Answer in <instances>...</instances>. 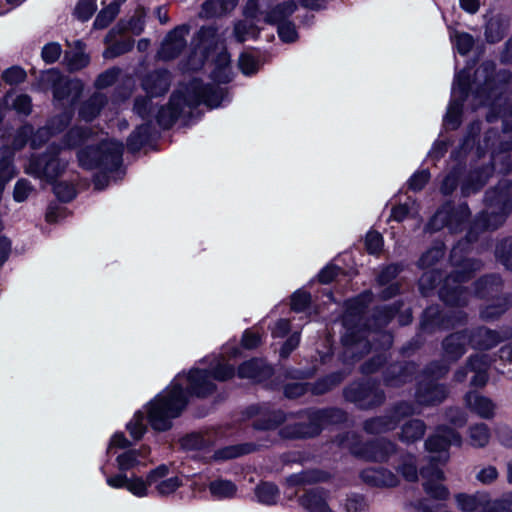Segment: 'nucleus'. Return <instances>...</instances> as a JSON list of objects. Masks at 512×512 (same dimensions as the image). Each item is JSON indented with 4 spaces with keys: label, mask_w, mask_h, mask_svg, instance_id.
<instances>
[{
    "label": "nucleus",
    "mask_w": 512,
    "mask_h": 512,
    "mask_svg": "<svg viewBox=\"0 0 512 512\" xmlns=\"http://www.w3.org/2000/svg\"><path fill=\"white\" fill-rule=\"evenodd\" d=\"M508 32V24L500 17L490 18L485 25V39L488 43L500 42Z\"/></svg>",
    "instance_id": "3c124183"
},
{
    "label": "nucleus",
    "mask_w": 512,
    "mask_h": 512,
    "mask_svg": "<svg viewBox=\"0 0 512 512\" xmlns=\"http://www.w3.org/2000/svg\"><path fill=\"white\" fill-rule=\"evenodd\" d=\"M311 410L316 423L321 428V431L325 426L341 424L347 420V413L341 408H311Z\"/></svg>",
    "instance_id": "a19ab883"
},
{
    "label": "nucleus",
    "mask_w": 512,
    "mask_h": 512,
    "mask_svg": "<svg viewBox=\"0 0 512 512\" xmlns=\"http://www.w3.org/2000/svg\"><path fill=\"white\" fill-rule=\"evenodd\" d=\"M237 486L231 480L217 478L208 484V491L213 500L223 501L235 497Z\"/></svg>",
    "instance_id": "37998d69"
},
{
    "label": "nucleus",
    "mask_w": 512,
    "mask_h": 512,
    "mask_svg": "<svg viewBox=\"0 0 512 512\" xmlns=\"http://www.w3.org/2000/svg\"><path fill=\"white\" fill-rule=\"evenodd\" d=\"M90 136V130L84 127H73L63 137L61 143H56L63 149H72L84 144Z\"/></svg>",
    "instance_id": "603ef678"
},
{
    "label": "nucleus",
    "mask_w": 512,
    "mask_h": 512,
    "mask_svg": "<svg viewBox=\"0 0 512 512\" xmlns=\"http://www.w3.org/2000/svg\"><path fill=\"white\" fill-rule=\"evenodd\" d=\"M448 394L449 388L446 384L421 379L417 382L414 397L418 405L432 407L444 402Z\"/></svg>",
    "instance_id": "4be33fe9"
},
{
    "label": "nucleus",
    "mask_w": 512,
    "mask_h": 512,
    "mask_svg": "<svg viewBox=\"0 0 512 512\" xmlns=\"http://www.w3.org/2000/svg\"><path fill=\"white\" fill-rule=\"evenodd\" d=\"M465 404L467 408L483 419H491L495 414L494 402L475 391H469L465 395Z\"/></svg>",
    "instance_id": "f704fd0d"
},
{
    "label": "nucleus",
    "mask_w": 512,
    "mask_h": 512,
    "mask_svg": "<svg viewBox=\"0 0 512 512\" xmlns=\"http://www.w3.org/2000/svg\"><path fill=\"white\" fill-rule=\"evenodd\" d=\"M455 500L458 508L464 512H512V495L487 501L485 494L458 493Z\"/></svg>",
    "instance_id": "a211bd4d"
},
{
    "label": "nucleus",
    "mask_w": 512,
    "mask_h": 512,
    "mask_svg": "<svg viewBox=\"0 0 512 512\" xmlns=\"http://www.w3.org/2000/svg\"><path fill=\"white\" fill-rule=\"evenodd\" d=\"M343 397L345 401L354 404L360 410L378 408L386 401V393L376 379L351 382L343 389Z\"/></svg>",
    "instance_id": "f8f14e48"
},
{
    "label": "nucleus",
    "mask_w": 512,
    "mask_h": 512,
    "mask_svg": "<svg viewBox=\"0 0 512 512\" xmlns=\"http://www.w3.org/2000/svg\"><path fill=\"white\" fill-rule=\"evenodd\" d=\"M406 265L404 262L390 263L380 268V271L376 277V283L378 286H386L389 283H393V280L405 269Z\"/></svg>",
    "instance_id": "bf43d9fd"
},
{
    "label": "nucleus",
    "mask_w": 512,
    "mask_h": 512,
    "mask_svg": "<svg viewBox=\"0 0 512 512\" xmlns=\"http://www.w3.org/2000/svg\"><path fill=\"white\" fill-rule=\"evenodd\" d=\"M468 345L478 351H488L501 342L512 339V327L505 325L499 329H491L484 325L464 329Z\"/></svg>",
    "instance_id": "dca6fc26"
},
{
    "label": "nucleus",
    "mask_w": 512,
    "mask_h": 512,
    "mask_svg": "<svg viewBox=\"0 0 512 512\" xmlns=\"http://www.w3.org/2000/svg\"><path fill=\"white\" fill-rule=\"evenodd\" d=\"M145 27V21L142 17L132 16L126 23L120 21L115 25L107 34L106 42L112 41L117 35L122 34L124 31H130L134 35H140Z\"/></svg>",
    "instance_id": "8fccbe9b"
},
{
    "label": "nucleus",
    "mask_w": 512,
    "mask_h": 512,
    "mask_svg": "<svg viewBox=\"0 0 512 512\" xmlns=\"http://www.w3.org/2000/svg\"><path fill=\"white\" fill-rule=\"evenodd\" d=\"M467 320L468 315L464 311L444 313L439 305H431L422 313L420 331L431 334L436 331L450 330L466 324Z\"/></svg>",
    "instance_id": "2eb2a0df"
},
{
    "label": "nucleus",
    "mask_w": 512,
    "mask_h": 512,
    "mask_svg": "<svg viewBox=\"0 0 512 512\" xmlns=\"http://www.w3.org/2000/svg\"><path fill=\"white\" fill-rule=\"evenodd\" d=\"M101 473L106 477V483L108 486L114 489L125 488L134 496L142 498L153 494L152 490H149L147 479L132 475L128 477L126 473H118L112 476L107 475L106 464L100 467Z\"/></svg>",
    "instance_id": "412c9836"
},
{
    "label": "nucleus",
    "mask_w": 512,
    "mask_h": 512,
    "mask_svg": "<svg viewBox=\"0 0 512 512\" xmlns=\"http://www.w3.org/2000/svg\"><path fill=\"white\" fill-rule=\"evenodd\" d=\"M511 189V181L501 179L496 186L485 192L483 202L486 209L474 217L465 237L451 249L449 261L455 270L444 279L439 269L425 271L418 280L419 291L423 296L431 295L442 282L438 291L441 301L453 307L468 305L471 292L463 284L483 269L484 262L478 258L466 257V254L472 250V244L478 240L481 233L497 230L506 222L512 213Z\"/></svg>",
    "instance_id": "f257e3e1"
},
{
    "label": "nucleus",
    "mask_w": 512,
    "mask_h": 512,
    "mask_svg": "<svg viewBox=\"0 0 512 512\" xmlns=\"http://www.w3.org/2000/svg\"><path fill=\"white\" fill-rule=\"evenodd\" d=\"M61 146L51 143L42 154H32L25 168L27 174L54 183L65 171L68 161L60 157Z\"/></svg>",
    "instance_id": "9b49d317"
},
{
    "label": "nucleus",
    "mask_w": 512,
    "mask_h": 512,
    "mask_svg": "<svg viewBox=\"0 0 512 512\" xmlns=\"http://www.w3.org/2000/svg\"><path fill=\"white\" fill-rule=\"evenodd\" d=\"M298 4L294 0H287L272 6L263 21L271 26H277L281 23L291 20V16L297 11Z\"/></svg>",
    "instance_id": "e433bc0d"
},
{
    "label": "nucleus",
    "mask_w": 512,
    "mask_h": 512,
    "mask_svg": "<svg viewBox=\"0 0 512 512\" xmlns=\"http://www.w3.org/2000/svg\"><path fill=\"white\" fill-rule=\"evenodd\" d=\"M339 361L344 366L342 369L332 372L318 379L313 384H310V391L313 395H323L340 385L345 378L351 374L354 365L357 363L353 362L350 364L349 362H345L343 359V350L339 355Z\"/></svg>",
    "instance_id": "a878e982"
},
{
    "label": "nucleus",
    "mask_w": 512,
    "mask_h": 512,
    "mask_svg": "<svg viewBox=\"0 0 512 512\" xmlns=\"http://www.w3.org/2000/svg\"><path fill=\"white\" fill-rule=\"evenodd\" d=\"M461 444V435L446 425H438L434 434L426 439L425 449L431 455L429 456V465L420 469V475L425 479L423 489L431 498L440 501L449 498L448 488L440 483L444 480V472L438 467V464L443 465L449 460L451 445L460 447Z\"/></svg>",
    "instance_id": "423d86ee"
},
{
    "label": "nucleus",
    "mask_w": 512,
    "mask_h": 512,
    "mask_svg": "<svg viewBox=\"0 0 512 512\" xmlns=\"http://www.w3.org/2000/svg\"><path fill=\"white\" fill-rule=\"evenodd\" d=\"M207 368H192L185 376L177 374L170 386L156 395L147 409L148 423L156 431H167L172 421L178 418L188 404V397L207 398L217 386L213 380L227 381L234 377L235 368L227 363L223 355H209L201 359Z\"/></svg>",
    "instance_id": "20e7f679"
},
{
    "label": "nucleus",
    "mask_w": 512,
    "mask_h": 512,
    "mask_svg": "<svg viewBox=\"0 0 512 512\" xmlns=\"http://www.w3.org/2000/svg\"><path fill=\"white\" fill-rule=\"evenodd\" d=\"M159 132L151 121H147L136 127L127 139V149L131 153L140 151L144 146L155 141Z\"/></svg>",
    "instance_id": "7c9ffc66"
},
{
    "label": "nucleus",
    "mask_w": 512,
    "mask_h": 512,
    "mask_svg": "<svg viewBox=\"0 0 512 512\" xmlns=\"http://www.w3.org/2000/svg\"><path fill=\"white\" fill-rule=\"evenodd\" d=\"M419 212V204L410 197L403 203L392 208L390 218L397 222H402L409 217H415Z\"/></svg>",
    "instance_id": "864d4df0"
},
{
    "label": "nucleus",
    "mask_w": 512,
    "mask_h": 512,
    "mask_svg": "<svg viewBox=\"0 0 512 512\" xmlns=\"http://www.w3.org/2000/svg\"><path fill=\"white\" fill-rule=\"evenodd\" d=\"M107 103V97L102 93H94L89 99L82 103L79 109V117L87 122L98 116L101 109Z\"/></svg>",
    "instance_id": "49530a36"
},
{
    "label": "nucleus",
    "mask_w": 512,
    "mask_h": 512,
    "mask_svg": "<svg viewBox=\"0 0 512 512\" xmlns=\"http://www.w3.org/2000/svg\"><path fill=\"white\" fill-rule=\"evenodd\" d=\"M169 475V467L166 464H161L156 468L149 471L146 476L147 484L149 490H152L153 493L157 492L159 489V485L161 482L165 480V478Z\"/></svg>",
    "instance_id": "338daca9"
},
{
    "label": "nucleus",
    "mask_w": 512,
    "mask_h": 512,
    "mask_svg": "<svg viewBox=\"0 0 512 512\" xmlns=\"http://www.w3.org/2000/svg\"><path fill=\"white\" fill-rule=\"evenodd\" d=\"M233 33L236 40L242 43L250 38L256 37L258 31L253 22L248 20H239L234 25Z\"/></svg>",
    "instance_id": "69168bd1"
},
{
    "label": "nucleus",
    "mask_w": 512,
    "mask_h": 512,
    "mask_svg": "<svg viewBox=\"0 0 512 512\" xmlns=\"http://www.w3.org/2000/svg\"><path fill=\"white\" fill-rule=\"evenodd\" d=\"M362 481L373 487H395L398 483V477L391 470L384 467H371L361 471Z\"/></svg>",
    "instance_id": "2f4dec72"
},
{
    "label": "nucleus",
    "mask_w": 512,
    "mask_h": 512,
    "mask_svg": "<svg viewBox=\"0 0 512 512\" xmlns=\"http://www.w3.org/2000/svg\"><path fill=\"white\" fill-rule=\"evenodd\" d=\"M449 203L448 229L451 233L461 232L471 217V210L466 202L453 206Z\"/></svg>",
    "instance_id": "79ce46f5"
},
{
    "label": "nucleus",
    "mask_w": 512,
    "mask_h": 512,
    "mask_svg": "<svg viewBox=\"0 0 512 512\" xmlns=\"http://www.w3.org/2000/svg\"><path fill=\"white\" fill-rule=\"evenodd\" d=\"M446 253V246L443 241L436 240L431 247L423 252L416 265L419 269L425 270L436 265L442 260Z\"/></svg>",
    "instance_id": "a18cd8bd"
},
{
    "label": "nucleus",
    "mask_w": 512,
    "mask_h": 512,
    "mask_svg": "<svg viewBox=\"0 0 512 512\" xmlns=\"http://www.w3.org/2000/svg\"><path fill=\"white\" fill-rule=\"evenodd\" d=\"M335 442L338 446L348 449L355 457L370 462H387L398 452L397 444L387 438L362 442L360 435L353 431L337 435Z\"/></svg>",
    "instance_id": "1a4fd4ad"
},
{
    "label": "nucleus",
    "mask_w": 512,
    "mask_h": 512,
    "mask_svg": "<svg viewBox=\"0 0 512 512\" xmlns=\"http://www.w3.org/2000/svg\"><path fill=\"white\" fill-rule=\"evenodd\" d=\"M495 361L496 358H493L489 354L475 353L471 354L465 363L467 364L470 372H479L489 370L490 366Z\"/></svg>",
    "instance_id": "0e129e2a"
},
{
    "label": "nucleus",
    "mask_w": 512,
    "mask_h": 512,
    "mask_svg": "<svg viewBox=\"0 0 512 512\" xmlns=\"http://www.w3.org/2000/svg\"><path fill=\"white\" fill-rule=\"evenodd\" d=\"M331 479V474L321 469L304 470L299 473H294L286 478L288 486L310 485L316 483L328 482Z\"/></svg>",
    "instance_id": "58836bf2"
},
{
    "label": "nucleus",
    "mask_w": 512,
    "mask_h": 512,
    "mask_svg": "<svg viewBox=\"0 0 512 512\" xmlns=\"http://www.w3.org/2000/svg\"><path fill=\"white\" fill-rule=\"evenodd\" d=\"M274 0H248L243 14L247 19L259 20V16L265 17L266 13L272 9Z\"/></svg>",
    "instance_id": "4d7b16f0"
},
{
    "label": "nucleus",
    "mask_w": 512,
    "mask_h": 512,
    "mask_svg": "<svg viewBox=\"0 0 512 512\" xmlns=\"http://www.w3.org/2000/svg\"><path fill=\"white\" fill-rule=\"evenodd\" d=\"M211 83H204L201 79L193 78L188 83L180 85L170 96L167 105L161 106L155 115L158 125L162 129L171 128L182 118L184 125H191L200 119L199 106L206 105L210 109L224 107L232 100L227 84L232 80L229 55L220 53L218 62L211 72Z\"/></svg>",
    "instance_id": "39448f33"
},
{
    "label": "nucleus",
    "mask_w": 512,
    "mask_h": 512,
    "mask_svg": "<svg viewBox=\"0 0 512 512\" xmlns=\"http://www.w3.org/2000/svg\"><path fill=\"white\" fill-rule=\"evenodd\" d=\"M218 29L214 25L202 26L191 41V55L188 69L196 70L203 66L210 53L218 45Z\"/></svg>",
    "instance_id": "f3484780"
},
{
    "label": "nucleus",
    "mask_w": 512,
    "mask_h": 512,
    "mask_svg": "<svg viewBox=\"0 0 512 512\" xmlns=\"http://www.w3.org/2000/svg\"><path fill=\"white\" fill-rule=\"evenodd\" d=\"M417 369L418 365L413 361L392 363L383 371V382L387 387H402L412 381Z\"/></svg>",
    "instance_id": "b1692460"
},
{
    "label": "nucleus",
    "mask_w": 512,
    "mask_h": 512,
    "mask_svg": "<svg viewBox=\"0 0 512 512\" xmlns=\"http://www.w3.org/2000/svg\"><path fill=\"white\" fill-rule=\"evenodd\" d=\"M372 296V292L366 290L345 301L341 317L344 331L340 341L343 359L350 364L360 361L371 351H388L393 345V334L386 327L396 317L404 302L397 300L392 304L375 306L370 316L365 318Z\"/></svg>",
    "instance_id": "7ed1b4c3"
},
{
    "label": "nucleus",
    "mask_w": 512,
    "mask_h": 512,
    "mask_svg": "<svg viewBox=\"0 0 512 512\" xmlns=\"http://www.w3.org/2000/svg\"><path fill=\"white\" fill-rule=\"evenodd\" d=\"M273 374V367L262 358H252L243 362L237 369V375L241 379H249L254 382H263Z\"/></svg>",
    "instance_id": "c85d7f7f"
},
{
    "label": "nucleus",
    "mask_w": 512,
    "mask_h": 512,
    "mask_svg": "<svg viewBox=\"0 0 512 512\" xmlns=\"http://www.w3.org/2000/svg\"><path fill=\"white\" fill-rule=\"evenodd\" d=\"M126 429L134 441L140 440L147 431L145 415L141 410L135 412L133 418L126 424Z\"/></svg>",
    "instance_id": "e2e57ef3"
},
{
    "label": "nucleus",
    "mask_w": 512,
    "mask_h": 512,
    "mask_svg": "<svg viewBox=\"0 0 512 512\" xmlns=\"http://www.w3.org/2000/svg\"><path fill=\"white\" fill-rule=\"evenodd\" d=\"M450 40L460 55H467L474 46V38L467 32L451 31Z\"/></svg>",
    "instance_id": "052dcab7"
},
{
    "label": "nucleus",
    "mask_w": 512,
    "mask_h": 512,
    "mask_svg": "<svg viewBox=\"0 0 512 512\" xmlns=\"http://www.w3.org/2000/svg\"><path fill=\"white\" fill-rule=\"evenodd\" d=\"M467 345L465 330L453 332L442 340V356L447 362L455 363L467 352Z\"/></svg>",
    "instance_id": "cd10ccee"
},
{
    "label": "nucleus",
    "mask_w": 512,
    "mask_h": 512,
    "mask_svg": "<svg viewBox=\"0 0 512 512\" xmlns=\"http://www.w3.org/2000/svg\"><path fill=\"white\" fill-rule=\"evenodd\" d=\"M449 222V203L443 204L434 215L429 219L427 224L424 227V232L426 233H435L443 229L444 227L448 228Z\"/></svg>",
    "instance_id": "6e6d98bb"
},
{
    "label": "nucleus",
    "mask_w": 512,
    "mask_h": 512,
    "mask_svg": "<svg viewBox=\"0 0 512 512\" xmlns=\"http://www.w3.org/2000/svg\"><path fill=\"white\" fill-rule=\"evenodd\" d=\"M401 463L397 467V471L403 478L409 482L418 480L417 458L415 455L407 453L401 455Z\"/></svg>",
    "instance_id": "13d9d810"
},
{
    "label": "nucleus",
    "mask_w": 512,
    "mask_h": 512,
    "mask_svg": "<svg viewBox=\"0 0 512 512\" xmlns=\"http://www.w3.org/2000/svg\"><path fill=\"white\" fill-rule=\"evenodd\" d=\"M494 257L498 264L512 273V236L503 237L496 242Z\"/></svg>",
    "instance_id": "09e8293b"
},
{
    "label": "nucleus",
    "mask_w": 512,
    "mask_h": 512,
    "mask_svg": "<svg viewBox=\"0 0 512 512\" xmlns=\"http://www.w3.org/2000/svg\"><path fill=\"white\" fill-rule=\"evenodd\" d=\"M504 280L499 273H488L473 283L476 298L489 302L481 307L479 317L486 322L498 320L512 307V293L503 292Z\"/></svg>",
    "instance_id": "6e6552de"
},
{
    "label": "nucleus",
    "mask_w": 512,
    "mask_h": 512,
    "mask_svg": "<svg viewBox=\"0 0 512 512\" xmlns=\"http://www.w3.org/2000/svg\"><path fill=\"white\" fill-rule=\"evenodd\" d=\"M123 152V142L113 139L103 140L97 146H87L78 152L77 158L82 168L100 170L93 178L96 190H103L108 186L109 173H116L119 178L125 174L122 167Z\"/></svg>",
    "instance_id": "0eeeda50"
},
{
    "label": "nucleus",
    "mask_w": 512,
    "mask_h": 512,
    "mask_svg": "<svg viewBox=\"0 0 512 512\" xmlns=\"http://www.w3.org/2000/svg\"><path fill=\"white\" fill-rule=\"evenodd\" d=\"M249 418L256 417L253 427L256 430H273L285 422L287 416L281 409H274L269 403L250 405L245 410Z\"/></svg>",
    "instance_id": "6ab92c4d"
},
{
    "label": "nucleus",
    "mask_w": 512,
    "mask_h": 512,
    "mask_svg": "<svg viewBox=\"0 0 512 512\" xmlns=\"http://www.w3.org/2000/svg\"><path fill=\"white\" fill-rule=\"evenodd\" d=\"M254 495L258 503L265 506H273L279 500L280 490L276 484L262 481L256 485Z\"/></svg>",
    "instance_id": "de8ad7c7"
},
{
    "label": "nucleus",
    "mask_w": 512,
    "mask_h": 512,
    "mask_svg": "<svg viewBox=\"0 0 512 512\" xmlns=\"http://www.w3.org/2000/svg\"><path fill=\"white\" fill-rule=\"evenodd\" d=\"M84 48L85 44L81 40H76L74 49L65 51L64 64L70 72L79 71L89 64L90 57L85 53Z\"/></svg>",
    "instance_id": "ea45409f"
},
{
    "label": "nucleus",
    "mask_w": 512,
    "mask_h": 512,
    "mask_svg": "<svg viewBox=\"0 0 512 512\" xmlns=\"http://www.w3.org/2000/svg\"><path fill=\"white\" fill-rule=\"evenodd\" d=\"M426 424L423 420L412 419L404 423L399 433V440L405 444H413L423 438Z\"/></svg>",
    "instance_id": "c03bdc74"
},
{
    "label": "nucleus",
    "mask_w": 512,
    "mask_h": 512,
    "mask_svg": "<svg viewBox=\"0 0 512 512\" xmlns=\"http://www.w3.org/2000/svg\"><path fill=\"white\" fill-rule=\"evenodd\" d=\"M512 73L510 70L496 71L493 61H484L475 71L474 84L476 89L474 99L479 106H490L486 119L489 123L498 118L502 119V133L494 128L488 129L482 141L478 142L477 154L481 157L490 151V160L478 166L471 167L469 174L461 186V195L469 197L478 193L492 177L495 170L502 174L512 171V104L502 108L501 97L510 90Z\"/></svg>",
    "instance_id": "f03ea898"
},
{
    "label": "nucleus",
    "mask_w": 512,
    "mask_h": 512,
    "mask_svg": "<svg viewBox=\"0 0 512 512\" xmlns=\"http://www.w3.org/2000/svg\"><path fill=\"white\" fill-rule=\"evenodd\" d=\"M69 117L65 114L53 117L44 127H40L37 131H33L30 146L37 149L44 145L50 137L63 131L69 124Z\"/></svg>",
    "instance_id": "c756f323"
},
{
    "label": "nucleus",
    "mask_w": 512,
    "mask_h": 512,
    "mask_svg": "<svg viewBox=\"0 0 512 512\" xmlns=\"http://www.w3.org/2000/svg\"><path fill=\"white\" fill-rule=\"evenodd\" d=\"M46 73L53 78L52 92L55 100H66L70 103L77 101L82 92V85L79 81L61 77L56 69H50Z\"/></svg>",
    "instance_id": "393cba45"
},
{
    "label": "nucleus",
    "mask_w": 512,
    "mask_h": 512,
    "mask_svg": "<svg viewBox=\"0 0 512 512\" xmlns=\"http://www.w3.org/2000/svg\"><path fill=\"white\" fill-rule=\"evenodd\" d=\"M480 131L481 122H471L466 129V133L459 147L451 152L450 158L456 163L451 167L441 182L440 192L443 196L452 195L459 185L460 187L462 186L464 179L469 174V171H466V165L465 162H463V158L465 154L474 147L476 138L479 136Z\"/></svg>",
    "instance_id": "9d476101"
},
{
    "label": "nucleus",
    "mask_w": 512,
    "mask_h": 512,
    "mask_svg": "<svg viewBox=\"0 0 512 512\" xmlns=\"http://www.w3.org/2000/svg\"><path fill=\"white\" fill-rule=\"evenodd\" d=\"M215 441L216 436L212 431L193 432L181 439V446L188 451L210 452Z\"/></svg>",
    "instance_id": "c9c22d12"
},
{
    "label": "nucleus",
    "mask_w": 512,
    "mask_h": 512,
    "mask_svg": "<svg viewBox=\"0 0 512 512\" xmlns=\"http://www.w3.org/2000/svg\"><path fill=\"white\" fill-rule=\"evenodd\" d=\"M134 47V40L132 38L121 39L112 43L104 51L103 56L107 59L116 58L131 51Z\"/></svg>",
    "instance_id": "774afa93"
},
{
    "label": "nucleus",
    "mask_w": 512,
    "mask_h": 512,
    "mask_svg": "<svg viewBox=\"0 0 512 512\" xmlns=\"http://www.w3.org/2000/svg\"><path fill=\"white\" fill-rule=\"evenodd\" d=\"M450 370V362L444 358L442 360H433L422 370V379L437 381L446 376Z\"/></svg>",
    "instance_id": "5fc2aeb1"
},
{
    "label": "nucleus",
    "mask_w": 512,
    "mask_h": 512,
    "mask_svg": "<svg viewBox=\"0 0 512 512\" xmlns=\"http://www.w3.org/2000/svg\"><path fill=\"white\" fill-rule=\"evenodd\" d=\"M490 439V430L484 423H479L469 428V440L475 448L485 447Z\"/></svg>",
    "instance_id": "680f3d73"
},
{
    "label": "nucleus",
    "mask_w": 512,
    "mask_h": 512,
    "mask_svg": "<svg viewBox=\"0 0 512 512\" xmlns=\"http://www.w3.org/2000/svg\"><path fill=\"white\" fill-rule=\"evenodd\" d=\"M132 442H130L123 432H115L110 439L107 447V456L116 455L117 468L119 473H125L138 466L145 465V460L150 453L148 447H143L139 450L132 449Z\"/></svg>",
    "instance_id": "ddd939ff"
},
{
    "label": "nucleus",
    "mask_w": 512,
    "mask_h": 512,
    "mask_svg": "<svg viewBox=\"0 0 512 512\" xmlns=\"http://www.w3.org/2000/svg\"><path fill=\"white\" fill-rule=\"evenodd\" d=\"M189 34V26L179 25L170 31L164 38L158 51V56L164 61L177 58L187 47L186 37Z\"/></svg>",
    "instance_id": "5701e85b"
},
{
    "label": "nucleus",
    "mask_w": 512,
    "mask_h": 512,
    "mask_svg": "<svg viewBox=\"0 0 512 512\" xmlns=\"http://www.w3.org/2000/svg\"><path fill=\"white\" fill-rule=\"evenodd\" d=\"M268 443L256 444V443H243L236 445H229L217 449L213 452L211 458L214 461H226L235 459L242 455H246L252 453L254 451L259 450L261 447H268L273 443L272 440H267Z\"/></svg>",
    "instance_id": "72a5a7b5"
},
{
    "label": "nucleus",
    "mask_w": 512,
    "mask_h": 512,
    "mask_svg": "<svg viewBox=\"0 0 512 512\" xmlns=\"http://www.w3.org/2000/svg\"><path fill=\"white\" fill-rule=\"evenodd\" d=\"M329 491L323 488L308 490L299 498L300 505L307 512H333L328 505Z\"/></svg>",
    "instance_id": "473e14b6"
},
{
    "label": "nucleus",
    "mask_w": 512,
    "mask_h": 512,
    "mask_svg": "<svg viewBox=\"0 0 512 512\" xmlns=\"http://www.w3.org/2000/svg\"><path fill=\"white\" fill-rule=\"evenodd\" d=\"M470 90V73L463 69L455 73L451 88V97L447 111L443 116V127L456 130L462 123L463 106Z\"/></svg>",
    "instance_id": "4468645a"
},
{
    "label": "nucleus",
    "mask_w": 512,
    "mask_h": 512,
    "mask_svg": "<svg viewBox=\"0 0 512 512\" xmlns=\"http://www.w3.org/2000/svg\"><path fill=\"white\" fill-rule=\"evenodd\" d=\"M171 79L167 69H156L142 77L141 87L150 97H159L168 92Z\"/></svg>",
    "instance_id": "bb28decb"
},
{
    "label": "nucleus",
    "mask_w": 512,
    "mask_h": 512,
    "mask_svg": "<svg viewBox=\"0 0 512 512\" xmlns=\"http://www.w3.org/2000/svg\"><path fill=\"white\" fill-rule=\"evenodd\" d=\"M297 417H306L307 422L288 424L279 430V436L283 439L297 440L309 439L320 435L321 428L316 423L311 408L296 413Z\"/></svg>",
    "instance_id": "aec40b11"
},
{
    "label": "nucleus",
    "mask_w": 512,
    "mask_h": 512,
    "mask_svg": "<svg viewBox=\"0 0 512 512\" xmlns=\"http://www.w3.org/2000/svg\"><path fill=\"white\" fill-rule=\"evenodd\" d=\"M398 424L399 418L388 413L366 419L362 427L367 434L378 435L393 431Z\"/></svg>",
    "instance_id": "4c0bfd02"
}]
</instances>
